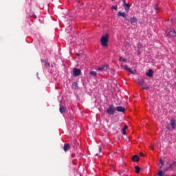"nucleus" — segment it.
Segmentation results:
<instances>
[{
	"label": "nucleus",
	"instance_id": "obj_1",
	"mask_svg": "<svg viewBox=\"0 0 176 176\" xmlns=\"http://www.w3.org/2000/svg\"><path fill=\"white\" fill-rule=\"evenodd\" d=\"M109 41V34H106L104 36H102L100 38V43L103 47H108V41Z\"/></svg>",
	"mask_w": 176,
	"mask_h": 176
},
{
	"label": "nucleus",
	"instance_id": "obj_2",
	"mask_svg": "<svg viewBox=\"0 0 176 176\" xmlns=\"http://www.w3.org/2000/svg\"><path fill=\"white\" fill-rule=\"evenodd\" d=\"M166 34L169 38H176V31L173 29H167Z\"/></svg>",
	"mask_w": 176,
	"mask_h": 176
},
{
	"label": "nucleus",
	"instance_id": "obj_3",
	"mask_svg": "<svg viewBox=\"0 0 176 176\" xmlns=\"http://www.w3.org/2000/svg\"><path fill=\"white\" fill-rule=\"evenodd\" d=\"M116 111V109L115 108V106L110 105L109 108L107 109V113L108 115H115V112Z\"/></svg>",
	"mask_w": 176,
	"mask_h": 176
},
{
	"label": "nucleus",
	"instance_id": "obj_4",
	"mask_svg": "<svg viewBox=\"0 0 176 176\" xmlns=\"http://www.w3.org/2000/svg\"><path fill=\"white\" fill-rule=\"evenodd\" d=\"M120 65H121L122 68H124V69H125L128 72H130V74H134V71H133L131 68L127 67V65L124 64L123 63H121Z\"/></svg>",
	"mask_w": 176,
	"mask_h": 176
},
{
	"label": "nucleus",
	"instance_id": "obj_5",
	"mask_svg": "<svg viewBox=\"0 0 176 176\" xmlns=\"http://www.w3.org/2000/svg\"><path fill=\"white\" fill-rule=\"evenodd\" d=\"M80 74H82V71L80 69L74 68L73 69V75L74 76H80Z\"/></svg>",
	"mask_w": 176,
	"mask_h": 176
},
{
	"label": "nucleus",
	"instance_id": "obj_6",
	"mask_svg": "<svg viewBox=\"0 0 176 176\" xmlns=\"http://www.w3.org/2000/svg\"><path fill=\"white\" fill-rule=\"evenodd\" d=\"M69 149H71V144L69 143L65 144L63 146V151H65V152H67V151H69Z\"/></svg>",
	"mask_w": 176,
	"mask_h": 176
},
{
	"label": "nucleus",
	"instance_id": "obj_7",
	"mask_svg": "<svg viewBox=\"0 0 176 176\" xmlns=\"http://www.w3.org/2000/svg\"><path fill=\"white\" fill-rule=\"evenodd\" d=\"M107 69H108V65H107L98 68V71H107Z\"/></svg>",
	"mask_w": 176,
	"mask_h": 176
},
{
	"label": "nucleus",
	"instance_id": "obj_8",
	"mask_svg": "<svg viewBox=\"0 0 176 176\" xmlns=\"http://www.w3.org/2000/svg\"><path fill=\"white\" fill-rule=\"evenodd\" d=\"M116 111H118V112H125L126 111V109H124V107H117L116 108Z\"/></svg>",
	"mask_w": 176,
	"mask_h": 176
},
{
	"label": "nucleus",
	"instance_id": "obj_9",
	"mask_svg": "<svg viewBox=\"0 0 176 176\" xmlns=\"http://www.w3.org/2000/svg\"><path fill=\"white\" fill-rule=\"evenodd\" d=\"M132 161L133 162H140V156L135 155L132 156Z\"/></svg>",
	"mask_w": 176,
	"mask_h": 176
},
{
	"label": "nucleus",
	"instance_id": "obj_10",
	"mask_svg": "<svg viewBox=\"0 0 176 176\" xmlns=\"http://www.w3.org/2000/svg\"><path fill=\"white\" fill-rule=\"evenodd\" d=\"M146 76H148L149 78H152L153 76V70L149 69L148 72L146 73Z\"/></svg>",
	"mask_w": 176,
	"mask_h": 176
},
{
	"label": "nucleus",
	"instance_id": "obj_11",
	"mask_svg": "<svg viewBox=\"0 0 176 176\" xmlns=\"http://www.w3.org/2000/svg\"><path fill=\"white\" fill-rule=\"evenodd\" d=\"M170 126L173 130L175 129V127H176L175 120H170Z\"/></svg>",
	"mask_w": 176,
	"mask_h": 176
},
{
	"label": "nucleus",
	"instance_id": "obj_12",
	"mask_svg": "<svg viewBox=\"0 0 176 176\" xmlns=\"http://www.w3.org/2000/svg\"><path fill=\"white\" fill-rule=\"evenodd\" d=\"M176 167V162L173 161L169 164V168H175Z\"/></svg>",
	"mask_w": 176,
	"mask_h": 176
},
{
	"label": "nucleus",
	"instance_id": "obj_13",
	"mask_svg": "<svg viewBox=\"0 0 176 176\" xmlns=\"http://www.w3.org/2000/svg\"><path fill=\"white\" fill-rule=\"evenodd\" d=\"M165 174H166V171H163V170H159V171H158L157 175V176H164Z\"/></svg>",
	"mask_w": 176,
	"mask_h": 176
},
{
	"label": "nucleus",
	"instance_id": "obj_14",
	"mask_svg": "<svg viewBox=\"0 0 176 176\" xmlns=\"http://www.w3.org/2000/svg\"><path fill=\"white\" fill-rule=\"evenodd\" d=\"M118 60L120 61V63H127V58H125L124 57L120 56L118 59Z\"/></svg>",
	"mask_w": 176,
	"mask_h": 176
},
{
	"label": "nucleus",
	"instance_id": "obj_15",
	"mask_svg": "<svg viewBox=\"0 0 176 176\" xmlns=\"http://www.w3.org/2000/svg\"><path fill=\"white\" fill-rule=\"evenodd\" d=\"M127 129H129V126L127 125H125L122 129V134L124 135H126V130H127Z\"/></svg>",
	"mask_w": 176,
	"mask_h": 176
},
{
	"label": "nucleus",
	"instance_id": "obj_16",
	"mask_svg": "<svg viewBox=\"0 0 176 176\" xmlns=\"http://www.w3.org/2000/svg\"><path fill=\"white\" fill-rule=\"evenodd\" d=\"M118 16H121L122 17H124V19H126L127 15L125 13H124V12H118Z\"/></svg>",
	"mask_w": 176,
	"mask_h": 176
},
{
	"label": "nucleus",
	"instance_id": "obj_17",
	"mask_svg": "<svg viewBox=\"0 0 176 176\" xmlns=\"http://www.w3.org/2000/svg\"><path fill=\"white\" fill-rule=\"evenodd\" d=\"M135 170L136 174H140V171H141V168H140V166H135Z\"/></svg>",
	"mask_w": 176,
	"mask_h": 176
},
{
	"label": "nucleus",
	"instance_id": "obj_18",
	"mask_svg": "<svg viewBox=\"0 0 176 176\" xmlns=\"http://www.w3.org/2000/svg\"><path fill=\"white\" fill-rule=\"evenodd\" d=\"M124 8L126 10V12H129L130 9V5L129 3H125V6H124Z\"/></svg>",
	"mask_w": 176,
	"mask_h": 176
},
{
	"label": "nucleus",
	"instance_id": "obj_19",
	"mask_svg": "<svg viewBox=\"0 0 176 176\" xmlns=\"http://www.w3.org/2000/svg\"><path fill=\"white\" fill-rule=\"evenodd\" d=\"M138 83L140 86H144V83H145V80H144V78H141L140 80H139Z\"/></svg>",
	"mask_w": 176,
	"mask_h": 176
},
{
	"label": "nucleus",
	"instance_id": "obj_20",
	"mask_svg": "<svg viewBox=\"0 0 176 176\" xmlns=\"http://www.w3.org/2000/svg\"><path fill=\"white\" fill-rule=\"evenodd\" d=\"M130 21L131 24H133V23H137V18H135V16L131 17L130 19Z\"/></svg>",
	"mask_w": 176,
	"mask_h": 176
},
{
	"label": "nucleus",
	"instance_id": "obj_21",
	"mask_svg": "<svg viewBox=\"0 0 176 176\" xmlns=\"http://www.w3.org/2000/svg\"><path fill=\"white\" fill-rule=\"evenodd\" d=\"M59 111L60 113H64V112H65V107H64V106H60Z\"/></svg>",
	"mask_w": 176,
	"mask_h": 176
},
{
	"label": "nucleus",
	"instance_id": "obj_22",
	"mask_svg": "<svg viewBox=\"0 0 176 176\" xmlns=\"http://www.w3.org/2000/svg\"><path fill=\"white\" fill-rule=\"evenodd\" d=\"M163 164H164V163H163V160L160 159V160L159 164H158L160 168H162L163 167Z\"/></svg>",
	"mask_w": 176,
	"mask_h": 176
},
{
	"label": "nucleus",
	"instance_id": "obj_23",
	"mask_svg": "<svg viewBox=\"0 0 176 176\" xmlns=\"http://www.w3.org/2000/svg\"><path fill=\"white\" fill-rule=\"evenodd\" d=\"M89 74L91 75L92 76H97V72L94 71L89 72Z\"/></svg>",
	"mask_w": 176,
	"mask_h": 176
},
{
	"label": "nucleus",
	"instance_id": "obj_24",
	"mask_svg": "<svg viewBox=\"0 0 176 176\" xmlns=\"http://www.w3.org/2000/svg\"><path fill=\"white\" fill-rule=\"evenodd\" d=\"M142 44L141 43H138V50H142Z\"/></svg>",
	"mask_w": 176,
	"mask_h": 176
},
{
	"label": "nucleus",
	"instance_id": "obj_25",
	"mask_svg": "<svg viewBox=\"0 0 176 176\" xmlns=\"http://www.w3.org/2000/svg\"><path fill=\"white\" fill-rule=\"evenodd\" d=\"M154 9L156 13H159V6H157V4L154 6Z\"/></svg>",
	"mask_w": 176,
	"mask_h": 176
},
{
	"label": "nucleus",
	"instance_id": "obj_26",
	"mask_svg": "<svg viewBox=\"0 0 176 176\" xmlns=\"http://www.w3.org/2000/svg\"><path fill=\"white\" fill-rule=\"evenodd\" d=\"M111 9H114V10H118V6H113Z\"/></svg>",
	"mask_w": 176,
	"mask_h": 176
},
{
	"label": "nucleus",
	"instance_id": "obj_27",
	"mask_svg": "<svg viewBox=\"0 0 176 176\" xmlns=\"http://www.w3.org/2000/svg\"><path fill=\"white\" fill-rule=\"evenodd\" d=\"M142 52L141 50H138V54H141Z\"/></svg>",
	"mask_w": 176,
	"mask_h": 176
},
{
	"label": "nucleus",
	"instance_id": "obj_28",
	"mask_svg": "<svg viewBox=\"0 0 176 176\" xmlns=\"http://www.w3.org/2000/svg\"><path fill=\"white\" fill-rule=\"evenodd\" d=\"M142 89L144 90H148V89H149V87H144Z\"/></svg>",
	"mask_w": 176,
	"mask_h": 176
},
{
	"label": "nucleus",
	"instance_id": "obj_29",
	"mask_svg": "<svg viewBox=\"0 0 176 176\" xmlns=\"http://www.w3.org/2000/svg\"><path fill=\"white\" fill-rule=\"evenodd\" d=\"M150 148H151V149H152V151H153V149H155V146H153V145H151V146H150Z\"/></svg>",
	"mask_w": 176,
	"mask_h": 176
},
{
	"label": "nucleus",
	"instance_id": "obj_30",
	"mask_svg": "<svg viewBox=\"0 0 176 176\" xmlns=\"http://www.w3.org/2000/svg\"><path fill=\"white\" fill-rule=\"evenodd\" d=\"M71 156H72V157H75V153H72V154L71 155Z\"/></svg>",
	"mask_w": 176,
	"mask_h": 176
},
{
	"label": "nucleus",
	"instance_id": "obj_31",
	"mask_svg": "<svg viewBox=\"0 0 176 176\" xmlns=\"http://www.w3.org/2000/svg\"><path fill=\"white\" fill-rule=\"evenodd\" d=\"M124 6H125V5H126V3H126V0H124Z\"/></svg>",
	"mask_w": 176,
	"mask_h": 176
},
{
	"label": "nucleus",
	"instance_id": "obj_32",
	"mask_svg": "<svg viewBox=\"0 0 176 176\" xmlns=\"http://www.w3.org/2000/svg\"><path fill=\"white\" fill-rule=\"evenodd\" d=\"M140 156H144V153H140Z\"/></svg>",
	"mask_w": 176,
	"mask_h": 176
},
{
	"label": "nucleus",
	"instance_id": "obj_33",
	"mask_svg": "<svg viewBox=\"0 0 176 176\" xmlns=\"http://www.w3.org/2000/svg\"><path fill=\"white\" fill-rule=\"evenodd\" d=\"M102 149L101 148H99V152H101Z\"/></svg>",
	"mask_w": 176,
	"mask_h": 176
},
{
	"label": "nucleus",
	"instance_id": "obj_34",
	"mask_svg": "<svg viewBox=\"0 0 176 176\" xmlns=\"http://www.w3.org/2000/svg\"><path fill=\"white\" fill-rule=\"evenodd\" d=\"M172 176H176V175H172Z\"/></svg>",
	"mask_w": 176,
	"mask_h": 176
},
{
	"label": "nucleus",
	"instance_id": "obj_35",
	"mask_svg": "<svg viewBox=\"0 0 176 176\" xmlns=\"http://www.w3.org/2000/svg\"><path fill=\"white\" fill-rule=\"evenodd\" d=\"M112 1H115V0H112Z\"/></svg>",
	"mask_w": 176,
	"mask_h": 176
},
{
	"label": "nucleus",
	"instance_id": "obj_36",
	"mask_svg": "<svg viewBox=\"0 0 176 176\" xmlns=\"http://www.w3.org/2000/svg\"><path fill=\"white\" fill-rule=\"evenodd\" d=\"M165 176H167V175H165Z\"/></svg>",
	"mask_w": 176,
	"mask_h": 176
}]
</instances>
